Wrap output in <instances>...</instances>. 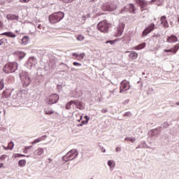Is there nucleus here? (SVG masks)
<instances>
[{"instance_id": "6ab92c4d", "label": "nucleus", "mask_w": 179, "mask_h": 179, "mask_svg": "<svg viewBox=\"0 0 179 179\" xmlns=\"http://www.w3.org/2000/svg\"><path fill=\"white\" fill-rule=\"evenodd\" d=\"M42 153H44V149L38 148L34 151V156H41Z\"/></svg>"}, {"instance_id": "f704fd0d", "label": "nucleus", "mask_w": 179, "mask_h": 179, "mask_svg": "<svg viewBox=\"0 0 179 179\" xmlns=\"http://www.w3.org/2000/svg\"><path fill=\"white\" fill-rule=\"evenodd\" d=\"M5 87V84L3 83V80H0V90H2Z\"/></svg>"}, {"instance_id": "6e6d98bb", "label": "nucleus", "mask_w": 179, "mask_h": 179, "mask_svg": "<svg viewBox=\"0 0 179 179\" xmlns=\"http://www.w3.org/2000/svg\"><path fill=\"white\" fill-rule=\"evenodd\" d=\"M80 119L82 120V116H81Z\"/></svg>"}, {"instance_id": "1a4fd4ad", "label": "nucleus", "mask_w": 179, "mask_h": 179, "mask_svg": "<svg viewBox=\"0 0 179 179\" xmlns=\"http://www.w3.org/2000/svg\"><path fill=\"white\" fill-rule=\"evenodd\" d=\"M136 3H137V5H139L141 9V12H143V10H146L148 8V3H146L145 1L136 0Z\"/></svg>"}, {"instance_id": "4be33fe9", "label": "nucleus", "mask_w": 179, "mask_h": 179, "mask_svg": "<svg viewBox=\"0 0 179 179\" xmlns=\"http://www.w3.org/2000/svg\"><path fill=\"white\" fill-rule=\"evenodd\" d=\"M146 47V43H143L138 45L134 46L132 49L133 50H142L143 48H145Z\"/></svg>"}, {"instance_id": "6e6552de", "label": "nucleus", "mask_w": 179, "mask_h": 179, "mask_svg": "<svg viewBox=\"0 0 179 179\" xmlns=\"http://www.w3.org/2000/svg\"><path fill=\"white\" fill-rule=\"evenodd\" d=\"M125 28V24L124 22H121L119 24L117 29V32L115 33V37H121L122 36V33H124V29Z\"/></svg>"}, {"instance_id": "9d476101", "label": "nucleus", "mask_w": 179, "mask_h": 179, "mask_svg": "<svg viewBox=\"0 0 179 179\" xmlns=\"http://www.w3.org/2000/svg\"><path fill=\"white\" fill-rule=\"evenodd\" d=\"M103 9L108 12H113L117 9V6L114 4H106L103 6Z\"/></svg>"}, {"instance_id": "c03bdc74", "label": "nucleus", "mask_w": 179, "mask_h": 179, "mask_svg": "<svg viewBox=\"0 0 179 179\" xmlns=\"http://www.w3.org/2000/svg\"><path fill=\"white\" fill-rule=\"evenodd\" d=\"M101 113H107V109H102Z\"/></svg>"}, {"instance_id": "393cba45", "label": "nucleus", "mask_w": 179, "mask_h": 179, "mask_svg": "<svg viewBox=\"0 0 179 179\" xmlns=\"http://www.w3.org/2000/svg\"><path fill=\"white\" fill-rule=\"evenodd\" d=\"M15 54H16V55H18L20 58H24V57L26 56V53L19 50L16 51Z\"/></svg>"}, {"instance_id": "c9c22d12", "label": "nucleus", "mask_w": 179, "mask_h": 179, "mask_svg": "<svg viewBox=\"0 0 179 179\" xmlns=\"http://www.w3.org/2000/svg\"><path fill=\"white\" fill-rule=\"evenodd\" d=\"M62 2H64V3H71V2H73L75 0H60Z\"/></svg>"}, {"instance_id": "79ce46f5", "label": "nucleus", "mask_w": 179, "mask_h": 179, "mask_svg": "<svg viewBox=\"0 0 179 179\" xmlns=\"http://www.w3.org/2000/svg\"><path fill=\"white\" fill-rule=\"evenodd\" d=\"M131 115V112H127L123 115V117H129Z\"/></svg>"}, {"instance_id": "7c9ffc66", "label": "nucleus", "mask_w": 179, "mask_h": 179, "mask_svg": "<svg viewBox=\"0 0 179 179\" xmlns=\"http://www.w3.org/2000/svg\"><path fill=\"white\" fill-rule=\"evenodd\" d=\"M26 155H22V154H15L14 155V157H29V155H27V156H26Z\"/></svg>"}, {"instance_id": "a19ab883", "label": "nucleus", "mask_w": 179, "mask_h": 179, "mask_svg": "<svg viewBox=\"0 0 179 179\" xmlns=\"http://www.w3.org/2000/svg\"><path fill=\"white\" fill-rule=\"evenodd\" d=\"M20 2L22 3H29L30 2V0H20Z\"/></svg>"}, {"instance_id": "603ef678", "label": "nucleus", "mask_w": 179, "mask_h": 179, "mask_svg": "<svg viewBox=\"0 0 179 179\" xmlns=\"http://www.w3.org/2000/svg\"><path fill=\"white\" fill-rule=\"evenodd\" d=\"M176 106H179V102H176Z\"/></svg>"}, {"instance_id": "49530a36", "label": "nucleus", "mask_w": 179, "mask_h": 179, "mask_svg": "<svg viewBox=\"0 0 179 179\" xmlns=\"http://www.w3.org/2000/svg\"><path fill=\"white\" fill-rule=\"evenodd\" d=\"M3 26V24L0 20V29H2Z\"/></svg>"}, {"instance_id": "8fccbe9b", "label": "nucleus", "mask_w": 179, "mask_h": 179, "mask_svg": "<svg viewBox=\"0 0 179 179\" xmlns=\"http://www.w3.org/2000/svg\"><path fill=\"white\" fill-rule=\"evenodd\" d=\"M2 43H3V39H1V40L0 41V45H2Z\"/></svg>"}, {"instance_id": "4c0bfd02", "label": "nucleus", "mask_w": 179, "mask_h": 179, "mask_svg": "<svg viewBox=\"0 0 179 179\" xmlns=\"http://www.w3.org/2000/svg\"><path fill=\"white\" fill-rule=\"evenodd\" d=\"M6 157H8V155H3L0 157V160L3 161L6 159Z\"/></svg>"}, {"instance_id": "473e14b6", "label": "nucleus", "mask_w": 179, "mask_h": 179, "mask_svg": "<svg viewBox=\"0 0 179 179\" xmlns=\"http://www.w3.org/2000/svg\"><path fill=\"white\" fill-rule=\"evenodd\" d=\"M8 146V150H12V149H13V146H15V144H13V142H10Z\"/></svg>"}, {"instance_id": "58836bf2", "label": "nucleus", "mask_w": 179, "mask_h": 179, "mask_svg": "<svg viewBox=\"0 0 179 179\" xmlns=\"http://www.w3.org/2000/svg\"><path fill=\"white\" fill-rule=\"evenodd\" d=\"M117 41H118V39H115L113 41H108V42H106L107 43H110V44H114V43H117Z\"/></svg>"}, {"instance_id": "bb28decb", "label": "nucleus", "mask_w": 179, "mask_h": 179, "mask_svg": "<svg viewBox=\"0 0 179 179\" xmlns=\"http://www.w3.org/2000/svg\"><path fill=\"white\" fill-rule=\"evenodd\" d=\"M108 165L109 166V167L110 169H114V167L115 166V164L114 163V161H113V160H109L108 162Z\"/></svg>"}, {"instance_id": "20e7f679", "label": "nucleus", "mask_w": 179, "mask_h": 179, "mask_svg": "<svg viewBox=\"0 0 179 179\" xmlns=\"http://www.w3.org/2000/svg\"><path fill=\"white\" fill-rule=\"evenodd\" d=\"M97 29L99 30V31H101V33H108V29H110V24L107 22V20H104L103 21H101L97 24Z\"/></svg>"}, {"instance_id": "dca6fc26", "label": "nucleus", "mask_w": 179, "mask_h": 179, "mask_svg": "<svg viewBox=\"0 0 179 179\" xmlns=\"http://www.w3.org/2000/svg\"><path fill=\"white\" fill-rule=\"evenodd\" d=\"M7 20H19V16L15 14H8L6 15Z\"/></svg>"}, {"instance_id": "72a5a7b5", "label": "nucleus", "mask_w": 179, "mask_h": 179, "mask_svg": "<svg viewBox=\"0 0 179 179\" xmlns=\"http://www.w3.org/2000/svg\"><path fill=\"white\" fill-rule=\"evenodd\" d=\"M31 148H33L31 145L25 147L23 150L24 153H27L28 150L31 149Z\"/></svg>"}, {"instance_id": "a18cd8bd", "label": "nucleus", "mask_w": 179, "mask_h": 179, "mask_svg": "<svg viewBox=\"0 0 179 179\" xmlns=\"http://www.w3.org/2000/svg\"><path fill=\"white\" fill-rule=\"evenodd\" d=\"M121 151V148H116V152H120Z\"/></svg>"}, {"instance_id": "09e8293b", "label": "nucleus", "mask_w": 179, "mask_h": 179, "mask_svg": "<svg viewBox=\"0 0 179 179\" xmlns=\"http://www.w3.org/2000/svg\"><path fill=\"white\" fill-rule=\"evenodd\" d=\"M2 167H3V164L0 163V169H2Z\"/></svg>"}, {"instance_id": "f257e3e1", "label": "nucleus", "mask_w": 179, "mask_h": 179, "mask_svg": "<svg viewBox=\"0 0 179 179\" xmlns=\"http://www.w3.org/2000/svg\"><path fill=\"white\" fill-rule=\"evenodd\" d=\"M64 16L65 14L63 12L59 11L52 13V15H49L48 20L51 24H55V23H58V22H61L62 19H64Z\"/></svg>"}, {"instance_id": "0eeeda50", "label": "nucleus", "mask_w": 179, "mask_h": 179, "mask_svg": "<svg viewBox=\"0 0 179 179\" xmlns=\"http://www.w3.org/2000/svg\"><path fill=\"white\" fill-rule=\"evenodd\" d=\"M59 100V96L57 94H52L46 99V103L48 104H55Z\"/></svg>"}, {"instance_id": "5fc2aeb1", "label": "nucleus", "mask_w": 179, "mask_h": 179, "mask_svg": "<svg viewBox=\"0 0 179 179\" xmlns=\"http://www.w3.org/2000/svg\"><path fill=\"white\" fill-rule=\"evenodd\" d=\"M129 101H126L127 103H128Z\"/></svg>"}, {"instance_id": "aec40b11", "label": "nucleus", "mask_w": 179, "mask_h": 179, "mask_svg": "<svg viewBox=\"0 0 179 179\" xmlns=\"http://www.w3.org/2000/svg\"><path fill=\"white\" fill-rule=\"evenodd\" d=\"M128 8L130 13H135L136 8H135V6L134 5V3H129L128 5Z\"/></svg>"}, {"instance_id": "f3484780", "label": "nucleus", "mask_w": 179, "mask_h": 179, "mask_svg": "<svg viewBox=\"0 0 179 179\" xmlns=\"http://www.w3.org/2000/svg\"><path fill=\"white\" fill-rule=\"evenodd\" d=\"M160 22L164 27H169V22H167V20H166V16L163 15L161 17Z\"/></svg>"}, {"instance_id": "9b49d317", "label": "nucleus", "mask_w": 179, "mask_h": 179, "mask_svg": "<svg viewBox=\"0 0 179 179\" xmlns=\"http://www.w3.org/2000/svg\"><path fill=\"white\" fill-rule=\"evenodd\" d=\"M155 30V24L152 23L150 24V26L146 28L143 31V36H148L149 33H151V31H153Z\"/></svg>"}, {"instance_id": "ea45409f", "label": "nucleus", "mask_w": 179, "mask_h": 179, "mask_svg": "<svg viewBox=\"0 0 179 179\" xmlns=\"http://www.w3.org/2000/svg\"><path fill=\"white\" fill-rule=\"evenodd\" d=\"M73 65L74 66H82V64L78 63V62H74L73 63Z\"/></svg>"}, {"instance_id": "2f4dec72", "label": "nucleus", "mask_w": 179, "mask_h": 179, "mask_svg": "<svg viewBox=\"0 0 179 179\" xmlns=\"http://www.w3.org/2000/svg\"><path fill=\"white\" fill-rule=\"evenodd\" d=\"M45 114L46 115H51L52 114H54V111L53 110H45Z\"/></svg>"}, {"instance_id": "cd10ccee", "label": "nucleus", "mask_w": 179, "mask_h": 179, "mask_svg": "<svg viewBox=\"0 0 179 179\" xmlns=\"http://www.w3.org/2000/svg\"><path fill=\"white\" fill-rule=\"evenodd\" d=\"M77 40L78 41H83V40H85V37L82 34H78L77 35V37H76Z\"/></svg>"}, {"instance_id": "412c9836", "label": "nucleus", "mask_w": 179, "mask_h": 179, "mask_svg": "<svg viewBox=\"0 0 179 179\" xmlns=\"http://www.w3.org/2000/svg\"><path fill=\"white\" fill-rule=\"evenodd\" d=\"M1 36H6L7 37H10V38H15L16 37V34L13 32H4L1 34Z\"/></svg>"}, {"instance_id": "2eb2a0df", "label": "nucleus", "mask_w": 179, "mask_h": 179, "mask_svg": "<svg viewBox=\"0 0 179 179\" xmlns=\"http://www.w3.org/2000/svg\"><path fill=\"white\" fill-rule=\"evenodd\" d=\"M29 40H30V38L29 36H23L21 40L20 45H27V44H29Z\"/></svg>"}, {"instance_id": "ddd939ff", "label": "nucleus", "mask_w": 179, "mask_h": 179, "mask_svg": "<svg viewBox=\"0 0 179 179\" xmlns=\"http://www.w3.org/2000/svg\"><path fill=\"white\" fill-rule=\"evenodd\" d=\"M85 53H80V55L74 52L72 54V56L74 57L73 59H77V61H82L85 58Z\"/></svg>"}, {"instance_id": "a211bd4d", "label": "nucleus", "mask_w": 179, "mask_h": 179, "mask_svg": "<svg viewBox=\"0 0 179 179\" xmlns=\"http://www.w3.org/2000/svg\"><path fill=\"white\" fill-rule=\"evenodd\" d=\"M73 104L76 106V108L79 110H83L85 107L82 104V101H73Z\"/></svg>"}, {"instance_id": "e433bc0d", "label": "nucleus", "mask_w": 179, "mask_h": 179, "mask_svg": "<svg viewBox=\"0 0 179 179\" xmlns=\"http://www.w3.org/2000/svg\"><path fill=\"white\" fill-rule=\"evenodd\" d=\"M84 118H85L86 121H83L82 122V124H87V122H89V117H87V115L84 117Z\"/></svg>"}, {"instance_id": "37998d69", "label": "nucleus", "mask_w": 179, "mask_h": 179, "mask_svg": "<svg viewBox=\"0 0 179 179\" xmlns=\"http://www.w3.org/2000/svg\"><path fill=\"white\" fill-rule=\"evenodd\" d=\"M41 27H43V26H41V24H38L37 27V29H39V30H41Z\"/></svg>"}, {"instance_id": "3c124183", "label": "nucleus", "mask_w": 179, "mask_h": 179, "mask_svg": "<svg viewBox=\"0 0 179 179\" xmlns=\"http://www.w3.org/2000/svg\"><path fill=\"white\" fill-rule=\"evenodd\" d=\"M48 160H49L50 163H51V162L52 161V159H51V158H49Z\"/></svg>"}, {"instance_id": "de8ad7c7", "label": "nucleus", "mask_w": 179, "mask_h": 179, "mask_svg": "<svg viewBox=\"0 0 179 179\" xmlns=\"http://www.w3.org/2000/svg\"><path fill=\"white\" fill-rule=\"evenodd\" d=\"M3 148L4 150H8L9 149L8 146L5 147L4 145H3Z\"/></svg>"}, {"instance_id": "c85d7f7f", "label": "nucleus", "mask_w": 179, "mask_h": 179, "mask_svg": "<svg viewBox=\"0 0 179 179\" xmlns=\"http://www.w3.org/2000/svg\"><path fill=\"white\" fill-rule=\"evenodd\" d=\"M72 104H73V101H70L69 103H67L66 105V109L70 110L71 106H72Z\"/></svg>"}, {"instance_id": "4468645a", "label": "nucleus", "mask_w": 179, "mask_h": 179, "mask_svg": "<svg viewBox=\"0 0 179 179\" xmlns=\"http://www.w3.org/2000/svg\"><path fill=\"white\" fill-rule=\"evenodd\" d=\"M176 41H178V38L175 35H171L166 39L167 43H176Z\"/></svg>"}, {"instance_id": "f03ea898", "label": "nucleus", "mask_w": 179, "mask_h": 179, "mask_svg": "<svg viewBox=\"0 0 179 179\" xmlns=\"http://www.w3.org/2000/svg\"><path fill=\"white\" fill-rule=\"evenodd\" d=\"M17 69V62L7 63L3 68V72L4 73H13Z\"/></svg>"}, {"instance_id": "5701e85b", "label": "nucleus", "mask_w": 179, "mask_h": 179, "mask_svg": "<svg viewBox=\"0 0 179 179\" xmlns=\"http://www.w3.org/2000/svg\"><path fill=\"white\" fill-rule=\"evenodd\" d=\"M129 58L131 59H136L138 58V53L136 52L135 51H132L129 55Z\"/></svg>"}, {"instance_id": "a878e982", "label": "nucleus", "mask_w": 179, "mask_h": 179, "mask_svg": "<svg viewBox=\"0 0 179 179\" xmlns=\"http://www.w3.org/2000/svg\"><path fill=\"white\" fill-rule=\"evenodd\" d=\"M18 166L20 167H24V166H26V160L24 159L20 160L18 162Z\"/></svg>"}, {"instance_id": "f8f14e48", "label": "nucleus", "mask_w": 179, "mask_h": 179, "mask_svg": "<svg viewBox=\"0 0 179 179\" xmlns=\"http://www.w3.org/2000/svg\"><path fill=\"white\" fill-rule=\"evenodd\" d=\"M179 50V43H177L173 46V48L169 49V50H164V52H172V54H177V51Z\"/></svg>"}, {"instance_id": "7ed1b4c3", "label": "nucleus", "mask_w": 179, "mask_h": 179, "mask_svg": "<svg viewBox=\"0 0 179 179\" xmlns=\"http://www.w3.org/2000/svg\"><path fill=\"white\" fill-rule=\"evenodd\" d=\"M20 78L22 80V83L24 87H27L30 83H31V80L30 79V76H29V73L26 71H22L20 73Z\"/></svg>"}, {"instance_id": "39448f33", "label": "nucleus", "mask_w": 179, "mask_h": 179, "mask_svg": "<svg viewBox=\"0 0 179 179\" xmlns=\"http://www.w3.org/2000/svg\"><path fill=\"white\" fill-rule=\"evenodd\" d=\"M76 157H78V151L76 150H71L63 157V160L64 162H69V160H73Z\"/></svg>"}, {"instance_id": "864d4df0", "label": "nucleus", "mask_w": 179, "mask_h": 179, "mask_svg": "<svg viewBox=\"0 0 179 179\" xmlns=\"http://www.w3.org/2000/svg\"><path fill=\"white\" fill-rule=\"evenodd\" d=\"M15 33H19V31L17 30L15 31Z\"/></svg>"}, {"instance_id": "c756f323", "label": "nucleus", "mask_w": 179, "mask_h": 179, "mask_svg": "<svg viewBox=\"0 0 179 179\" xmlns=\"http://www.w3.org/2000/svg\"><path fill=\"white\" fill-rule=\"evenodd\" d=\"M125 141H127L128 142H135V141H136V138H132V137H128L125 138Z\"/></svg>"}, {"instance_id": "423d86ee", "label": "nucleus", "mask_w": 179, "mask_h": 179, "mask_svg": "<svg viewBox=\"0 0 179 179\" xmlns=\"http://www.w3.org/2000/svg\"><path fill=\"white\" fill-rule=\"evenodd\" d=\"M129 89H131L129 81L127 80H122L120 87V93H124V92H127V90H129Z\"/></svg>"}, {"instance_id": "b1692460", "label": "nucleus", "mask_w": 179, "mask_h": 179, "mask_svg": "<svg viewBox=\"0 0 179 179\" xmlns=\"http://www.w3.org/2000/svg\"><path fill=\"white\" fill-rule=\"evenodd\" d=\"M45 138V136H43L42 137L36 138L35 141H32L31 143V145H35V143H38L41 142V141H44V138Z\"/></svg>"}]
</instances>
